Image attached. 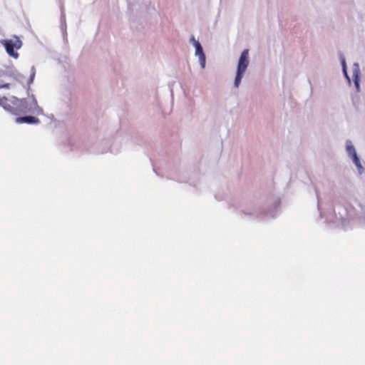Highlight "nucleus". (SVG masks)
Listing matches in <instances>:
<instances>
[{
  "label": "nucleus",
  "mask_w": 365,
  "mask_h": 365,
  "mask_svg": "<svg viewBox=\"0 0 365 365\" xmlns=\"http://www.w3.org/2000/svg\"><path fill=\"white\" fill-rule=\"evenodd\" d=\"M16 123H37L39 120L34 116H24V117H18L16 119Z\"/></svg>",
  "instance_id": "0eeeda50"
},
{
  "label": "nucleus",
  "mask_w": 365,
  "mask_h": 365,
  "mask_svg": "<svg viewBox=\"0 0 365 365\" xmlns=\"http://www.w3.org/2000/svg\"><path fill=\"white\" fill-rule=\"evenodd\" d=\"M190 41L193 43L194 46L195 47V54L199 57L200 63L202 67L205 66V56L203 53L202 48L199 43V41H196L194 36H192Z\"/></svg>",
  "instance_id": "39448f33"
},
{
  "label": "nucleus",
  "mask_w": 365,
  "mask_h": 365,
  "mask_svg": "<svg viewBox=\"0 0 365 365\" xmlns=\"http://www.w3.org/2000/svg\"><path fill=\"white\" fill-rule=\"evenodd\" d=\"M243 73H240V72H238L237 71V74H236V77H235V87H238L240 82H241V80H242V76H243Z\"/></svg>",
  "instance_id": "6e6552de"
},
{
  "label": "nucleus",
  "mask_w": 365,
  "mask_h": 365,
  "mask_svg": "<svg viewBox=\"0 0 365 365\" xmlns=\"http://www.w3.org/2000/svg\"><path fill=\"white\" fill-rule=\"evenodd\" d=\"M0 106L14 115H19L34 110L38 108V103L34 98L32 103L29 105L25 98L19 99L13 96L9 99L6 97H2L0 98Z\"/></svg>",
  "instance_id": "f257e3e1"
},
{
  "label": "nucleus",
  "mask_w": 365,
  "mask_h": 365,
  "mask_svg": "<svg viewBox=\"0 0 365 365\" xmlns=\"http://www.w3.org/2000/svg\"><path fill=\"white\" fill-rule=\"evenodd\" d=\"M34 76H35V73H34H34H32V74L31 75L30 83H32Z\"/></svg>",
  "instance_id": "9d476101"
},
{
  "label": "nucleus",
  "mask_w": 365,
  "mask_h": 365,
  "mask_svg": "<svg viewBox=\"0 0 365 365\" xmlns=\"http://www.w3.org/2000/svg\"><path fill=\"white\" fill-rule=\"evenodd\" d=\"M346 150H347L349 155L352 158L355 165L359 168H361V164H360V160H359V158L357 157L354 147L352 145H347Z\"/></svg>",
  "instance_id": "423d86ee"
},
{
  "label": "nucleus",
  "mask_w": 365,
  "mask_h": 365,
  "mask_svg": "<svg viewBox=\"0 0 365 365\" xmlns=\"http://www.w3.org/2000/svg\"><path fill=\"white\" fill-rule=\"evenodd\" d=\"M249 65V51L248 49L244 50L239 58L237 71L240 73H245Z\"/></svg>",
  "instance_id": "20e7f679"
},
{
  "label": "nucleus",
  "mask_w": 365,
  "mask_h": 365,
  "mask_svg": "<svg viewBox=\"0 0 365 365\" xmlns=\"http://www.w3.org/2000/svg\"><path fill=\"white\" fill-rule=\"evenodd\" d=\"M342 66H343V70H344V72L345 73H346V63H345V61H344V60H343V61H342Z\"/></svg>",
  "instance_id": "1a4fd4ad"
},
{
  "label": "nucleus",
  "mask_w": 365,
  "mask_h": 365,
  "mask_svg": "<svg viewBox=\"0 0 365 365\" xmlns=\"http://www.w3.org/2000/svg\"><path fill=\"white\" fill-rule=\"evenodd\" d=\"M7 83H0V89L6 88L9 89L14 86H15L17 83H22V80L24 78L23 76L19 73H12L9 75Z\"/></svg>",
  "instance_id": "7ed1b4c3"
},
{
  "label": "nucleus",
  "mask_w": 365,
  "mask_h": 365,
  "mask_svg": "<svg viewBox=\"0 0 365 365\" xmlns=\"http://www.w3.org/2000/svg\"><path fill=\"white\" fill-rule=\"evenodd\" d=\"M1 44L5 47L7 53L12 57L17 58L19 54L14 49H19L22 46V41L20 38L14 36L11 39H5L1 41Z\"/></svg>",
  "instance_id": "f03ea898"
}]
</instances>
